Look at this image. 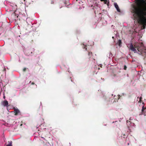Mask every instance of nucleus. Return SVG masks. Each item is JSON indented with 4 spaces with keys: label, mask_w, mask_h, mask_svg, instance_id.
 <instances>
[{
    "label": "nucleus",
    "mask_w": 146,
    "mask_h": 146,
    "mask_svg": "<svg viewBox=\"0 0 146 146\" xmlns=\"http://www.w3.org/2000/svg\"><path fill=\"white\" fill-rule=\"evenodd\" d=\"M8 102L7 101H5L2 102V104L4 106H8Z\"/></svg>",
    "instance_id": "nucleus-1"
},
{
    "label": "nucleus",
    "mask_w": 146,
    "mask_h": 146,
    "mask_svg": "<svg viewBox=\"0 0 146 146\" xmlns=\"http://www.w3.org/2000/svg\"><path fill=\"white\" fill-rule=\"evenodd\" d=\"M15 115H18L20 112L19 110L17 109H15L14 110Z\"/></svg>",
    "instance_id": "nucleus-2"
},
{
    "label": "nucleus",
    "mask_w": 146,
    "mask_h": 146,
    "mask_svg": "<svg viewBox=\"0 0 146 146\" xmlns=\"http://www.w3.org/2000/svg\"><path fill=\"white\" fill-rule=\"evenodd\" d=\"M14 9L13 10H12L14 11V13L15 14V12L16 11V9H17V6L16 5H14Z\"/></svg>",
    "instance_id": "nucleus-3"
},
{
    "label": "nucleus",
    "mask_w": 146,
    "mask_h": 146,
    "mask_svg": "<svg viewBox=\"0 0 146 146\" xmlns=\"http://www.w3.org/2000/svg\"><path fill=\"white\" fill-rule=\"evenodd\" d=\"M6 146H12V142H10L9 143L8 145H7Z\"/></svg>",
    "instance_id": "nucleus-4"
},
{
    "label": "nucleus",
    "mask_w": 146,
    "mask_h": 146,
    "mask_svg": "<svg viewBox=\"0 0 146 146\" xmlns=\"http://www.w3.org/2000/svg\"><path fill=\"white\" fill-rule=\"evenodd\" d=\"M26 69L25 68H24V69H23V71H25V70H26Z\"/></svg>",
    "instance_id": "nucleus-5"
},
{
    "label": "nucleus",
    "mask_w": 146,
    "mask_h": 146,
    "mask_svg": "<svg viewBox=\"0 0 146 146\" xmlns=\"http://www.w3.org/2000/svg\"><path fill=\"white\" fill-rule=\"evenodd\" d=\"M31 84H32L33 85L34 84V83L33 82H32Z\"/></svg>",
    "instance_id": "nucleus-6"
},
{
    "label": "nucleus",
    "mask_w": 146,
    "mask_h": 146,
    "mask_svg": "<svg viewBox=\"0 0 146 146\" xmlns=\"http://www.w3.org/2000/svg\"><path fill=\"white\" fill-rule=\"evenodd\" d=\"M42 138H43V139H44V137H42Z\"/></svg>",
    "instance_id": "nucleus-7"
},
{
    "label": "nucleus",
    "mask_w": 146,
    "mask_h": 146,
    "mask_svg": "<svg viewBox=\"0 0 146 146\" xmlns=\"http://www.w3.org/2000/svg\"><path fill=\"white\" fill-rule=\"evenodd\" d=\"M71 81H72V79L71 80Z\"/></svg>",
    "instance_id": "nucleus-8"
}]
</instances>
